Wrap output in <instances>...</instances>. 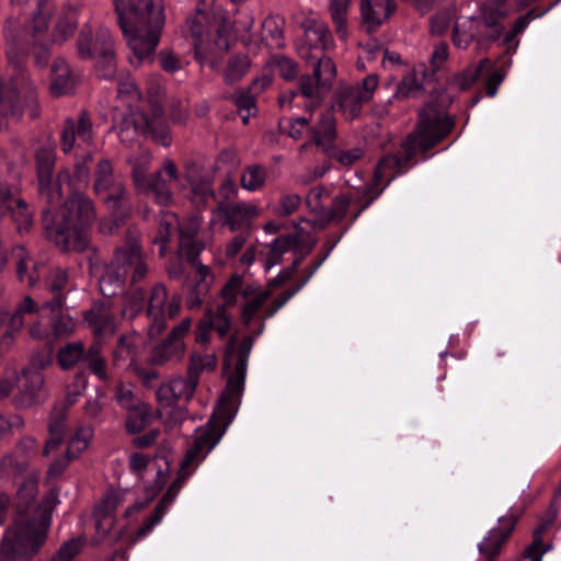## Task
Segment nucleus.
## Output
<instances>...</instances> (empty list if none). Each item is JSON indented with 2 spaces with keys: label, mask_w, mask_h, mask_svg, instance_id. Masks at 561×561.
Returning a JSON list of instances; mask_svg holds the SVG:
<instances>
[{
  "label": "nucleus",
  "mask_w": 561,
  "mask_h": 561,
  "mask_svg": "<svg viewBox=\"0 0 561 561\" xmlns=\"http://www.w3.org/2000/svg\"><path fill=\"white\" fill-rule=\"evenodd\" d=\"M305 32L309 44L320 48V51H327L333 46V38L325 23L310 20L306 23Z\"/></svg>",
  "instance_id": "obj_32"
},
{
  "label": "nucleus",
  "mask_w": 561,
  "mask_h": 561,
  "mask_svg": "<svg viewBox=\"0 0 561 561\" xmlns=\"http://www.w3.org/2000/svg\"><path fill=\"white\" fill-rule=\"evenodd\" d=\"M215 325L213 310L207 309L196 328L195 341L201 344L209 342V331Z\"/></svg>",
  "instance_id": "obj_62"
},
{
  "label": "nucleus",
  "mask_w": 561,
  "mask_h": 561,
  "mask_svg": "<svg viewBox=\"0 0 561 561\" xmlns=\"http://www.w3.org/2000/svg\"><path fill=\"white\" fill-rule=\"evenodd\" d=\"M14 224L20 232L28 231L33 226V211L18 190L0 178V224Z\"/></svg>",
  "instance_id": "obj_12"
},
{
  "label": "nucleus",
  "mask_w": 561,
  "mask_h": 561,
  "mask_svg": "<svg viewBox=\"0 0 561 561\" xmlns=\"http://www.w3.org/2000/svg\"><path fill=\"white\" fill-rule=\"evenodd\" d=\"M163 172L168 175L170 181H174L179 178L178 167L174 161L165 159L162 168L150 174L148 184L140 193L146 196L152 195L158 205L169 206L173 202V194L168 180L162 178Z\"/></svg>",
  "instance_id": "obj_16"
},
{
  "label": "nucleus",
  "mask_w": 561,
  "mask_h": 561,
  "mask_svg": "<svg viewBox=\"0 0 561 561\" xmlns=\"http://www.w3.org/2000/svg\"><path fill=\"white\" fill-rule=\"evenodd\" d=\"M197 387V375L193 367H187V377H176L168 383H162L156 392L157 400L162 407H173L180 399L190 401Z\"/></svg>",
  "instance_id": "obj_15"
},
{
  "label": "nucleus",
  "mask_w": 561,
  "mask_h": 561,
  "mask_svg": "<svg viewBox=\"0 0 561 561\" xmlns=\"http://www.w3.org/2000/svg\"><path fill=\"white\" fill-rule=\"evenodd\" d=\"M44 375L41 371L24 368L18 393L13 397V403L19 409H30L45 400L43 391Z\"/></svg>",
  "instance_id": "obj_17"
},
{
  "label": "nucleus",
  "mask_w": 561,
  "mask_h": 561,
  "mask_svg": "<svg viewBox=\"0 0 561 561\" xmlns=\"http://www.w3.org/2000/svg\"><path fill=\"white\" fill-rule=\"evenodd\" d=\"M448 58V45L445 42L435 46L431 58V73H424L425 84L435 80L436 73L439 71V64Z\"/></svg>",
  "instance_id": "obj_52"
},
{
  "label": "nucleus",
  "mask_w": 561,
  "mask_h": 561,
  "mask_svg": "<svg viewBox=\"0 0 561 561\" xmlns=\"http://www.w3.org/2000/svg\"><path fill=\"white\" fill-rule=\"evenodd\" d=\"M45 0H38L36 9L32 11V18L21 28L19 21L8 18L4 23L3 34L7 42V56L16 73L28 80L26 69L27 59L33 57L34 65L44 69L51 58V48L48 38V19L43 13Z\"/></svg>",
  "instance_id": "obj_5"
},
{
  "label": "nucleus",
  "mask_w": 561,
  "mask_h": 561,
  "mask_svg": "<svg viewBox=\"0 0 561 561\" xmlns=\"http://www.w3.org/2000/svg\"><path fill=\"white\" fill-rule=\"evenodd\" d=\"M101 35H106L108 47L114 43L112 34L106 27H99L95 33L89 24H84L81 27L76 41L77 55L79 58L92 59L103 51Z\"/></svg>",
  "instance_id": "obj_21"
},
{
  "label": "nucleus",
  "mask_w": 561,
  "mask_h": 561,
  "mask_svg": "<svg viewBox=\"0 0 561 561\" xmlns=\"http://www.w3.org/2000/svg\"><path fill=\"white\" fill-rule=\"evenodd\" d=\"M146 294L145 290L141 288H135L130 291L123 294V302L125 312L128 311L130 318L136 317L139 314L145 305Z\"/></svg>",
  "instance_id": "obj_46"
},
{
  "label": "nucleus",
  "mask_w": 561,
  "mask_h": 561,
  "mask_svg": "<svg viewBox=\"0 0 561 561\" xmlns=\"http://www.w3.org/2000/svg\"><path fill=\"white\" fill-rule=\"evenodd\" d=\"M351 0H331L329 11L335 25L337 36L345 41L347 38L346 16Z\"/></svg>",
  "instance_id": "obj_40"
},
{
  "label": "nucleus",
  "mask_w": 561,
  "mask_h": 561,
  "mask_svg": "<svg viewBox=\"0 0 561 561\" xmlns=\"http://www.w3.org/2000/svg\"><path fill=\"white\" fill-rule=\"evenodd\" d=\"M492 67H494V64L491 61V59L483 58L476 66L468 67L465 70L457 72L454 76L451 83L458 85L461 91H467L472 87L474 82L478 81L485 68L491 70Z\"/></svg>",
  "instance_id": "obj_35"
},
{
  "label": "nucleus",
  "mask_w": 561,
  "mask_h": 561,
  "mask_svg": "<svg viewBox=\"0 0 561 561\" xmlns=\"http://www.w3.org/2000/svg\"><path fill=\"white\" fill-rule=\"evenodd\" d=\"M93 193L95 195H103L105 191L111 187L115 182L114 169L112 161L107 158L99 160L94 172Z\"/></svg>",
  "instance_id": "obj_38"
},
{
  "label": "nucleus",
  "mask_w": 561,
  "mask_h": 561,
  "mask_svg": "<svg viewBox=\"0 0 561 561\" xmlns=\"http://www.w3.org/2000/svg\"><path fill=\"white\" fill-rule=\"evenodd\" d=\"M83 358L84 344L82 342L67 343L57 353V363L64 370L73 368Z\"/></svg>",
  "instance_id": "obj_39"
},
{
  "label": "nucleus",
  "mask_w": 561,
  "mask_h": 561,
  "mask_svg": "<svg viewBox=\"0 0 561 561\" xmlns=\"http://www.w3.org/2000/svg\"><path fill=\"white\" fill-rule=\"evenodd\" d=\"M422 87L423 85L416 81L414 76H407L399 82L394 98L401 100L417 98Z\"/></svg>",
  "instance_id": "obj_55"
},
{
  "label": "nucleus",
  "mask_w": 561,
  "mask_h": 561,
  "mask_svg": "<svg viewBox=\"0 0 561 561\" xmlns=\"http://www.w3.org/2000/svg\"><path fill=\"white\" fill-rule=\"evenodd\" d=\"M284 21L277 16H267L263 24V36L262 39L266 42V45L271 48L282 49L285 47L284 39Z\"/></svg>",
  "instance_id": "obj_37"
},
{
  "label": "nucleus",
  "mask_w": 561,
  "mask_h": 561,
  "mask_svg": "<svg viewBox=\"0 0 561 561\" xmlns=\"http://www.w3.org/2000/svg\"><path fill=\"white\" fill-rule=\"evenodd\" d=\"M111 218H114L118 224H125L126 219L130 217L133 205L130 197L117 201L104 202Z\"/></svg>",
  "instance_id": "obj_49"
},
{
  "label": "nucleus",
  "mask_w": 561,
  "mask_h": 561,
  "mask_svg": "<svg viewBox=\"0 0 561 561\" xmlns=\"http://www.w3.org/2000/svg\"><path fill=\"white\" fill-rule=\"evenodd\" d=\"M168 299V290L163 284H157L152 287L148 301L147 314L154 312L164 313V306Z\"/></svg>",
  "instance_id": "obj_51"
},
{
  "label": "nucleus",
  "mask_w": 561,
  "mask_h": 561,
  "mask_svg": "<svg viewBox=\"0 0 561 561\" xmlns=\"http://www.w3.org/2000/svg\"><path fill=\"white\" fill-rule=\"evenodd\" d=\"M325 153L329 157H334L341 164L348 167L356 162L363 156V150L359 148H353L351 150L342 151L334 146H328Z\"/></svg>",
  "instance_id": "obj_56"
},
{
  "label": "nucleus",
  "mask_w": 561,
  "mask_h": 561,
  "mask_svg": "<svg viewBox=\"0 0 561 561\" xmlns=\"http://www.w3.org/2000/svg\"><path fill=\"white\" fill-rule=\"evenodd\" d=\"M77 458H78V451H73V450H71V448L66 449L65 455L62 457L55 459L50 463V466L48 467L47 473L51 477L61 476L68 468L69 463Z\"/></svg>",
  "instance_id": "obj_63"
},
{
  "label": "nucleus",
  "mask_w": 561,
  "mask_h": 561,
  "mask_svg": "<svg viewBox=\"0 0 561 561\" xmlns=\"http://www.w3.org/2000/svg\"><path fill=\"white\" fill-rule=\"evenodd\" d=\"M111 263L121 272L125 271L126 276L133 272L131 284L142 280L148 273L141 244L131 233L127 234L123 245L116 248Z\"/></svg>",
  "instance_id": "obj_14"
},
{
  "label": "nucleus",
  "mask_w": 561,
  "mask_h": 561,
  "mask_svg": "<svg viewBox=\"0 0 561 561\" xmlns=\"http://www.w3.org/2000/svg\"><path fill=\"white\" fill-rule=\"evenodd\" d=\"M196 230L188 227H179V251L192 265H197L204 243L195 239Z\"/></svg>",
  "instance_id": "obj_27"
},
{
  "label": "nucleus",
  "mask_w": 561,
  "mask_h": 561,
  "mask_svg": "<svg viewBox=\"0 0 561 561\" xmlns=\"http://www.w3.org/2000/svg\"><path fill=\"white\" fill-rule=\"evenodd\" d=\"M83 319L93 327L95 334H101L112 323L110 305L104 301L95 302L84 312Z\"/></svg>",
  "instance_id": "obj_34"
},
{
  "label": "nucleus",
  "mask_w": 561,
  "mask_h": 561,
  "mask_svg": "<svg viewBox=\"0 0 561 561\" xmlns=\"http://www.w3.org/2000/svg\"><path fill=\"white\" fill-rule=\"evenodd\" d=\"M224 14L220 8L214 7L213 0H199L195 8L194 14L188 15L182 32L185 36L193 38V48L195 60L201 64H209L216 66L215 60L210 59L203 50V36L207 32L211 23L215 25L219 18Z\"/></svg>",
  "instance_id": "obj_11"
},
{
  "label": "nucleus",
  "mask_w": 561,
  "mask_h": 561,
  "mask_svg": "<svg viewBox=\"0 0 561 561\" xmlns=\"http://www.w3.org/2000/svg\"><path fill=\"white\" fill-rule=\"evenodd\" d=\"M306 283L307 279H301L294 287L286 289L280 295H278L276 299L267 306L264 318L274 316L279 308H282L298 290L305 286Z\"/></svg>",
  "instance_id": "obj_57"
},
{
  "label": "nucleus",
  "mask_w": 561,
  "mask_h": 561,
  "mask_svg": "<svg viewBox=\"0 0 561 561\" xmlns=\"http://www.w3.org/2000/svg\"><path fill=\"white\" fill-rule=\"evenodd\" d=\"M254 339L245 335L238 343L237 335L229 337L222 358V373L228 374L226 387L219 399V407L214 411L204 427L196 430L193 445L185 454L183 466L201 460L217 445L232 421L236 411L229 407L233 397H241L244 389L248 359Z\"/></svg>",
  "instance_id": "obj_2"
},
{
  "label": "nucleus",
  "mask_w": 561,
  "mask_h": 561,
  "mask_svg": "<svg viewBox=\"0 0 561 561\" xmlns=\"http://www.w3.org/2000/svg\"><path fill=\"white\" fill-rule=\"evenodd\" d=\"M454 96L448 93L445 85L433 87L430 90V101L419 113V121L414 129L407 136L402 144V150L396 154L383 157L377 164L373 183L366 187L364 195L369 196L353 215L356 220L362 211L382 192V188L374 190L387 176L390 182L396 175L404 172L411 165L416 153L425 154L428 150L442 142L454 129L456 117L446 115Z\"/></svg>",
  "instance_id": "obj_1"
},
{
  "label": "nucleus",
  "mask_w": 561,
  "mask_h": 561,
  "mask_svg": "<svg viewBox=\"0 0 561 561\" xmlns=\"http://www.w3.org/2000/svg\"><path fill=\"white\" fill-rule=\"evenodd\" d=\"M76 131H75V119L68 117L65 119L62 124V129L60 134V146L65 153H68L76 141Z\"/></svg>",
  "instance_id": "obj_64"
},
{
  "label": "nucleus",
  "mask_w": 561,
  "mask_h": 561,
  "mask_svg": "<svg viewBox=\"0 0 561 561\" xmlns=\"http://www.w3.org/2000/svg\"><path fill=\"white\" fill-rule=\"evenodd\" d=\"M217 366V357L215 354L201 356L192 354L190 358L188 367H193L196 370L197 382L199 381V375L203 370H214Z\"/></svg>",
  "instance_id": "obj_61"
},
{
  "label": "nucleus",
  "mask_w": 561,
  "mask_h": 561,
  "mask_svg": "<svg viewBox=\"0 0 561 561\" xmlns=\"http://www.w3.org/2000/svg\"><path fill=\"white\" fill-rule=\"evenodd\" d=\"M215 46L221 53H228L232 46V35L225 13L221 15V18H219L218 22L215 24Z\"/></svg>",
  "instance_id": "obj_44"
},
{
  "label": "nucleus",
  "mask_w": 561,
  "mask_h": 561,
  "mask_svg": "<svg viewBox=\"0 0 561 561\" xmlns=\"http://www.w3.org/2000/svg\"><path fill=\"white\" fill-rule=\"evenodd\" d=\"M396 11L392 0H360V27L367 34L376 33Z\"/></svg>",
  "instance_id": "obj_19"
},
{
  "label": "nucleus",
  "mask_w": 561,
  "mask_h": 561,
  "mask_svg": "<svg viewBox=\"0 0 561 561\" xmlns=\"http://www.w3.org/2000/svg\"><path fill=\"white\" fill-rule=\"evenodd\" d=\"M266 179V169L259 164L248 165L241 176V186L248 191L261 188Z\"/></svg>",
  "instance_id": "obj_43"
},
{
  "label": "nucleus",
  "mask_w": 561,
  "mask_h": 561,
  "mask_svg": "<svg viewBox=\"0 0 561 561\" xmlns=\"http://www.w3.org/2000/svg\"><path fill=\"white\" fill-rule=\"evenodd\" d=\"M314 57L312 77L316 79L317 89L330 88L336 76L335 65L325 51H320V56Z\"/></svg>",
  "instance_id": "obj_31"
},
{
  "label": "nucleus",
  "mask_w": 561,
  "mask_h": 561,
  "mask_svg": "<svg viewBox=\"0 0 561 561\" xmlns=\"http://www.w3.org/2000/svg\"><path fill=\"white\" fill-rule=\"evenodd\" d=\"M335 104L347 118H357L362 112L363 104L367 103L360 94L359 87H352L347 84L340 85L334 92Z\"/></svg>",
  "instance_id": "obj_24"
},
{
  "label": "nucleus",
  "mask_w": 561,
  "mask_h": 561,
  "mask_svg": "<svg viewBox=\"0 0 561 561\" xmlns=\"http://www.w3.org/2000/svg\"><path fill=\"white\" fill-rule=\"evenodd\" d=\"M171 504L167 499L161 497L152 514L144 522L136 531V538L146 536L162 519L168 506Z\"/></svg>",
  "instance_id": "obj_47"
},
{
  "label": "nucleus",
  "mask_w": 561,
  "mask_h": 561,
  "mask_svg": "<svg viewBox=\"0 0 561 561\" xmlns=\"http://www.w3.org/2000/svg\"><path fill=\"white\" fill-rule=\"evenodd\" d=\"M37 173V191L41 199L49 206H56L62 198V183H69L70 173L67 169L60 170L53 181L56 163V148L44 146L35 152Z\"/></svg>",
  "instance_id": "obj_10"
},
{
  "label": "nucleus",
  "mask_w": 561,
  "mask_h": 561,
  "mask_svg": "<svg viewBox=\"0 0 561 561\" xmlns=\"http://www.w3.org/2000/svg\"><path fill=\"white\" fill-rule=\"evenodd\" d=\"M270 65L273 71L286 81H291L297 77L298 64L285 55L273 56Z\"/></svg>",
  "instance_id": "obj_42"
},
{
  "label": "nucleus",
  "mask_w": 561,
  "mask_h": 561,
  "mask_svg": "<svg viewBox=\"0 0 561 561\" xmlns=\"http://www.w3.org/2000/svg\"><path fill=\"white\" fill-rule=\"evenodd\" d=\"M499 522L503 527L491 529L489 535L479 545V552L484 556L488 561H493V559L499 556L503 545L508 540L514 531L515 525L518 522V516L510 515L508 517H501Z\"/></svg>",
  "instance_id": "obj_20"
},
{
  "label": "nucleus",
  "mask_w": 561,
  "mask_h": 561,
  "mask_svg": "<svg viewBox=\"0 0 561 561\" xmlns=\"http://www.w3.org/2000/svg\"><path fill=\"white\" fill-rule=\"evenodd\" d=\"M53 214L42 210L45 237L62 252H84L90 248V231L96 221L94 202L83 192L72 191Z\"/></svg>",
  "instance_id": "obj_3"
},
{
  "label": "nucleus",
  "mask_w": 561,
  "mask_h": 561,
  "mask_svg": "<svg viewBox=\"0 0 561 561\" xmlns=\"http://www.w3.org/2000/svg\"><path fill=\"white\" fill-rule=\"evenodd\" d=\"M262 91V79H255L249 87L247 91L239 93L234 103L237 107L242 111H250L252 107H255V94H259Z\"/></svg>",
  "instance_id": "obj_50"
},
{
  "label": "nucleus",
  "mask_w": 561,
  "mask_h": 561,
  "mask_svg": "<svg viewBox=\"0 0 561 561\" xmlns=\"http://www.w3.org/2000/svg\"><path fill=\"white\" fill-rule=\"evenodd\" d=\"M479 11L478 16L469 18L468 25L463 24V31H460L458 24L454 26L451 39L456 47L466 49L474 42L478 51H488L503 36L502 20L505 13L485 2L480 5Z\"/></svg>",
  "instance_id": "obj_6"
},
{
  "label": "nucleus",
  "mask_w": 561,
  "mask_h": 561,
  "mask_svg": "<svg viewBox=\"0 0 561 561\" xmlns=\"http://www.w3.org/2000/svg\"><path fill=\"white\" fill-rule=\"evenodd\" d=\"M191 324V318H185L176 324L167 339L160 345L153 347L151 352V363L154 365H163L173 357L181 358L184 353L182 339L190 331Z\"/></svg>",
  "instance_id": "obj_18"
},
{
  "label": "nucleus",
  "mask_w": 561,
  "mask_h": 561,
  "mask_svg": "<svg viewBox=\"0 0 561 561\" xmlns=\"http://www.w3.org/2000/svg\"><path fill=\"white\" fill-rule=\"evenodd\" d=\"M250 68V59L245 54L232 56L226 66L224 78L227 84H232L242 79Z\"/></svg>",
  "instance_id": "obj_41"
},
{
  "label": "nucleus",
  "mask_w": 561,
  "mask_h": 561,
  "mask_svg": "<svg viewBox=\"0 0 561 561\" xmlns=\"http://www.w3.org/2000/svg\"><path fill=\"white\" fill-rule=\"evenodd\" d=\"M75 131L77 137L87 144L93 140V125L88 111L82 110L79 117L75 121Z\"/></svg>",
  "instance_id": "obj_54"
},
{
  "label": "nucleus",
  "mask_w": 561,
  "mask_h": 561,
  "mask_svg": "<svg viewBox=\"0 0 561 561\" xmlns=\"http://www.w3.org/2000/svg\"><path fill=\"white\" fill-rule=\"evenodd\" d=\"M309 133L311 134L310 142L323 148L325 151V148H328V146H332L331 144L337 136L334 114L331 111L322 113L318 124L310 127Z\"/></svg>",
  "instance_id": "obj_25"
},
{
  "label": "nucleus",
  "mask_w": 561,
  "mask_h": 561,
  "mask_svg": "<svg viewBox=\"0 0 561 561\" xmlns=\"http://www.w3.org/2000/svg\"><path fill=\"white\" fill-rule=\"evenodd\" d=\"M48 530V516L36 528L11 524L0 540V561H31L45 545Z\"/></svg>",
  "instance_id": "obj_8"
},
{
  "label": "nucleus",
  "mask_w": 561,
  "mask_h": 561,
  "mask_svg": "<svg viewBox=\"0 0 561 561\" xmlns=\"http://www.w3.org/2000/svg\"><path fill=\"white\" fill-rule=\"evenodd\" d=\"M79 16L78 11L75 8L64 10L56 21L51 33V42L56 44L65 43L71 37L75 31L78 28Z\"/></svg>",
  "instance_id": "obj_29"
},
{
  "label": "nucleus",
  "mask_w": 561,
  "mask_h": 561,
  "mask_svg": "<svg viewBox=\"0 0 561 561\" xmlns=\"http://www.w3.org/2000/svg\"><path fill=\"white\" fill-rule=\"evenodd\" d=\"M27 112L32 119L41 115L38 95L35 85L15 73L12 82L3 85L0 80V129L8 127V122H20Z\"/></svg>",
  "instance_id": "obj_7"
},
{
  "label": "nucleus",
  "mask_w": 561,
  "mask_h": 561,
  "mask_svg": "<svg viewBox=\"0 0 561 561\" xmlns=\"http://www.w3.org/2000/svg\"><path fill=\"white\" fill-rule=\"evenodd\" d=\"M127 276L125 271H119L112 263L105 266L104 273L99 279V288L104 297L116 296L124 287Z\"/></svg>",
  "instance_id": "obj_30"
},
{
  "label": "nucleus",
  "mask_w": 561,
  "mask_h": 561,
  "mask_svg": "<svg viewBox=\"0 0 561 561\" xmlns=\"http://www.w3.org/2000/svg\"><path fill=\"white\" fill-rule=\"evenodd\" d=\"M75 84V75L69 64L62 57L55 58L50 68V94L55 98L69 94L72 92Z\"/></svg>",
  "instance_id": "obj_22"
},
{
  "label": "nucleus",
  "mask_w": 561,
  "mask_h": 561,
  "mask_svg": "<svg viewBox=\"0 0 561 561\" xmlns=\"http://www.w3.org/2000/svg\"><path fill=\"white\" fill-rule=\"evenodd\" d=\"M103 51L92 59L95 60V73L99 79L112 80L116 73V55L114 43L108 47L106 35H101Z\"/></svg>",
  "instance_id": "obj_28"
},
{
  "label": "nucleus",
  "mask_w": 561,
  "mask_h": 561,
  "mask_svg": "<svg viewBox=\"0 0 561 561\" xmlns=\"http://www.w3.org/2000/svg\"><path fill=\"white\" fill-rule=\"evenodd\" d=\"M131 64H151L165 24L163 0H113Z\"/></svg>",
  "instance_id": "obj_4"
},
{
  "label": "nucleus",
  "mask_w": 561,
  "mask_h": 561,
  "mask_svg": "<svg viewBox=\"0 0 561 561\" xmlns=\"http://www.w3.org/2000/svg\"><path fill=\"white\" fill-rule=\"evenodd\" d=\"M218 210L224 214L226 224L231 231L240 229L247 220L256 215V208L244 203L226 205L221 202Z\"/></svg>",
  "instance_id": "obj_26"
},
{
  "label": "nucleus",
  "mask_w": 561,
  "mask_h": 561,
  "mask_svg": "<svg viewBox=\"0 0 561 561\" xmlns=\"http://www.w3.org/2000/svg\"><path fill=\"white\" fill-rule=\"evenodd\" d=\"M300 241L301 240L298 234H282L277 237L270 244L265 267L268 270L272 266L280 263L283 254L290 249H296L300 244Z\"/></svg>",
  "instance_id": "obj_33"
},
{
  "label": "nucleus",
  "mask_w": 561,
  "mask_h": 561,
  "mask_svg": "<svg viewBox=\"0 0 561 561\" xmlns=\"http://www.w3.org/2000/svg\"><path fill=\"white\" fill-rule=\"evenodd\" d=\"M121 503V497L116 492H108L105 494L101 502L95 506L93 516H101L102 518H114L117 506Z\"/></svg>",
  "instance_id": "obj_48"
},
{
  "label": "nucleus",
  "mask_w": 561,
  "mask_h": 561,
  "mask_svg": "<svg viewBox=\"0 0 561 561\" xmlns=\"http://www.w3.org/2000/svg\"><path fill=\"white\" fill-rule=\"evenodd\" d=\"M134 127L141 134H150L156 142L168 147L171 144V133L165 121H150L147 113L141 110L131 114Z\"/></svg>",
  "instance_id": "obj_23"
},
{
  "label": "nucleus",
  "mask_w": 561,
  "mask_h": 561,
  "mask_svg": "<svg viewBox=\"0 0 561 561\" xmlns=\"http://www.w3.org/2000/svg\"><path fill=\"white\" fill-rule=\"evenodd\" d=\"M270 289L260 291L253 299L245 302L241 311V320L244 325H249L264 302L271 297Z\"/></svg>",
  "instance_id": "obj_45"
},
{
  "label": "nucleus",
  "mask_w": 561,
  "mask_h": 561,
  "mask_svg": "<svg viewBox=\"0 0 561 561\" xmlns=\"http://www.w3.org/2000/svg\"><path fill=\"white\" fill-rule=\"evenodd\" d=\"M353 202L351 195L340 194L336 195L332 201V206L329 210H327L331 218L335 221H341L347 214L348 207Z\"/></svg>",
  "instance_id": "obj_59"
},
{
  "label": "nucleus",
  "mask_w": 561,
  "mask_h": 561,
  "mask_svg": "<svg viewBox=\"0 0 561 561\" xmlns=\"http://www.w3.org/2000/svg\"><path fill=\"white\" fill-rule=\"evenodd\" d=\"M49 320L51 332L56 337L68 336L75 328L72 318L62 313L51 317Z\"/></svg>",
  "instance_id": "obj_58"
},
{
  "label": "nucleus",
  "mask_w": 561,
  "mask_h": 561,
  "mask_svg": "<svg viewBox=\"0 0 561 561\" xmlns=\"http://www.w3.org/2000/svg\"><path fill=\"white\" fill-rule=\"evenodd\" d=\"M82 394L78 390H69L66 394L64 403H55L47 422L48 438L45 440L42 455L49 456L56 451L65 442L68 435V410L77 402Z\"/></svg>",
  "instance_id": "obj_13"
},
{
  "label": "nucleus",
  "mask_w": 561,
  "mask_h": 561,
  "mask_svg": "<svg viewBox=\"0 0 561 561\" xmlns=\"http://www.w3.org/2000/svg\"><path fill=\"white\" fill-rule=\"evenodd\" d=\"M84 542L85 539L83 537L70 539L60 546L55 557L72 561V559L81 552Z\"/></svg>",
  "instance_id": "obj_60"
},
{
  "label": "nucleus",
  "mask_w": 561,
  "mask_h": 561,
  "mask_svg": "<svg viewBox=\"0 0 561 561\" xmlns=\"http://www.w3.org/2000/svg\"><path fill=\"white\" fill-rule=\"evenodd\" d=\"M150 423V407L145 403L135 404L128 410L125 428L128 434L142 432Z\"/></svg>",
  "instance_id": "obj_36"
},
{
  "label": "nucleus",
  "mask_w": 561,
  "mask_h": 561,
  "mask_svg": "<svg viewBox=\"0 0 561 561\" xmlns=\"http://www.w3.org/2000/svg\"><path fill=\"white\" fill-rule=\"evenodd\" d=\"M135 346L130 341V337L126 335H121L116 343V347L113 351V365L121 366L128 358L133 359Z\"/></svg>",
  "instance_id": "obj_53"
},
{
  "label": "nucleus",
  "mask_w": 561,
  "mask_h": 561,
  "mask_svg": "<svg viewBox=\"0 0 561 561\" xmlns=\"http://www.w3.org/2000/svg\"><path fill=\"white\" fill-rule=\"evenodd\" d=\"M37 493L36 480L27 479L22 482L15 494L12 524L36 528L42 518L48 516L49 526L51 525L53 512L59 503L58 490H48L39 504L35 502Z\"/></svg>",
  "instance_id": "obj_9"
}]
</instances>
